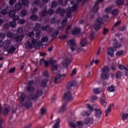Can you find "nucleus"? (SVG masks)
Instances as JSON below:
<instances>
[{
  "mask_svg": "<svg viewBox=\"0 0 128 128\" xmlns=\"http://www.w3.org/2000/svg\"><path fill=\"white\" fill-rule=\"evenodd\" d=\"M104 26V22L102 18H96L95 24L93 25V28L96 32L100 30L101 28Z\"/></svg>",
  "mask_w": 128,
  "mask_h": 128,
  "instance_id": "obj_1",
  "label": "nucleus"
},
{
  "mask_svg": "<svg viewBox=\"0 0 128 128\" xmlns=\"http://www.w3.org/2000/svg\"><path fill=\"white\" fill-rule=\"evenodd\" d=\"M42 96V90L38 89L36 92V94H32L28 96V100H36Z\"/></svg>",
  "mask_w": 128,
  "mask_h": 128,
  "instance_id": "obj_2",
  "label": "nucleus"
},
{
  "mask_svg": "<svg viewBox=\"0 0 128 128\" xmlns=\"http://www.w3.org/2000/svg\"><path fill=\"white\" fill-rule=\"evenodd\" d=\"M67 44L68 46H69L72 52H74L78 48V45L76 44V40L74 39H71L69 40Z\"/></svg>",
  "mask_w": 128,
  "mask_h": 128,
  "instance_id": "obj_3",
  "label": "nucleus"
},
{
  "mask_svg": "<svg viewBox=\"0 0 128 128\" xmlns=\"http://www.w3.org/2000/svg\"><path fill=\"white\" fill-rule=\"evenodd\" d=\"M24 34H19L18 33H16L14 34V38L16 42H20L24 40Z\"/></svg>",
  "mask_w": 128,
  "mask_h": 128,
  "instance_id": "obj_4",
  "label": "nucleus"
},
{
  "mask_svg": "<svg viewBox=\"0 0 128 128\" xmlns=\"http://www.w3.org/2000/svg\"><path fill=\"white\" fill-rule=\"evenodd\" d=\"M76 6H78V4H76L73 6L72 7L70 10H67L66 16H68V18H72V12H74V10H76Z\"/></svg>",
  "mask_w": 128,
  "mask_h": 128,
  "instance_id": "obj_5",
  "label": "nucleus"
},
{
  "mask_svg": "<svg viewBox=\"0 0 128 128\" xmlns=\"http://www.w3.org/2000/svg\"><path fill=\"white\" fill-rule=\"evenodd\" d=\"M95 116L96 118H100L102 114V112L98 108H95L94 109Z\"/></svg>",
  "mask_w": 128,
  "mask_h": 128,
  "instance_id": "obj_6",
  "label": "nucleus"
},
{
  "mask_svg": "<svg viewBox=\"0 0 128 128\" xmlns=\"http://www.w3.org/2000/svg\"><path fill=\"white\" fill-rule=\"evenodd\" d=\"M94 122V118L92 117H88L85 120H84V124L86 126H90L92 122Z\"/></svg>",
  "mask_w": 128,
  "mask_h": 128,
  "instance_id": "obj_7",
  "label": "nucleus"
},
{
  "mask_svg": "<svg viewBox=\"0 0 128 128\" xmlns=\"http://www.w3.org/2000/svg\"><path fill=\"white\" fill-rule=\"evenodd\" d=\"M32 100H30L27 98V100L24 102V106L26 108H32Z\"/></svg>",
  "mask_w": 128,
  "mask_h": 128,
  "instance_id": "obj_8",
  "label": "nucleus"
},
{
  "mask_svg": "<svg viewBox=\"0 0 128 128\" xmlns=\"http://www.w3.org/2000/svg\"><path fill=\"white\" fill-rule=\"evenodd\" d=\"M72 62V60L70 58H66V60L62 62L63 68H68V66Z\"/></svg>",
  "mask_w": 128,
  "mask_h": 128,
  "instance_id": "obj_9",
  "label": "nucleus"
},
{
  "mask_svg": "<svg viewBox=\"0 0 128 128\" xmlns=\"http://www.w3.org/2000/svg\"><path fill=\"white\" fill-rule=\"evenodd\" d=\"M114 50H117L114 48L111 47L108 48V53L110 56H114Z\"/></svg>",
  "mask_w": 128,
  "mask_h": 128,
  "instance_id": "obj_10",
  "label": "nucleus"
},
{
  "mask_svg": "<svg viewBox=\"0 0 128 128\" xmlns=\"http://www.w3.org/2000/svg\"><path fill=\"white\" fill-rule=\"evenodd\" d=\"M78 86L76 82L72 81V82H69L68 84L67 90H70V88H72V86Z\"/></svg>",
  "mask_w": 128,
  "mask_h": 128,
  "instance_id": "obj_11",
  "label": "nucleus"
},
{
  "mask_svg": "<svg viewBox=\"0 0 128 128\" xmlns=\"http://www.w3.org/2000/svg\"><path fill=\"white\" fill-rule=\"evenodd\" d=\"M72 33L73 36H76L80 34V28H74L72 32Z\"/></svg>",
  "mask_w": 128,
  "mask_h": 128,
  "instance_id": "obj_12",
  "label": "nucleus"
},
{
  "mask_svg": "<svg viewBox=\"0 0 128 128\" xmlns=\"http://www.w3.org/2000/svg\"><path fill=\"white\" fill-rule=\"evenodd\" d=\"M121 46L122 45L118 43V40L116 39H114L112 46L113 48H116H116H120Z\"/></svg>",
  "mask_w": 128,
  "mask_h": 128,
  "instance_id": "obj_13",
  "label": "nucleus"
},
{
  "mask_svg": "<svg viewBox=\"0 0 128 128\" xmlns=\"http://www.w3.org/2000/svg\"><path fill=\"white\" fill-rule=\"evenodd\" d=\"M64 100H72V94L70 92H68L65 94L64 96Z\"/></svg>",
  "mask_w": 128,
  "mask_h": 128,
  "instance_id": "obj_14",
  "label": "nucleus"
},
{
  "mask_svg": "<svg viewBox=\"0 0 128 128\" xmlns=\"http://www.w3.org/2000/svg\"><path fill=\"white\" fill-rule=\"evenodd\" d=\"M101 104L106 108V98L104 94H102L101 97Z\"/></svg>",
  "mask_w": 128,
  "mask_h": 128,
  "instance_id": "obj_15",
  "label": "nucleus"
},
{
  "mask_svg": "<svg viewBox=\"0 0 128 128\" xmlns=\"http://www.w3.org/2000/svg\"><path fill=\"white\" fill-rule=\"evenodd\" d=\"M42 30H47L48 31V32H52L53 28H50V25H46V26H43L42 27Z\"/></svg>",
  "mask_w": 128,
  "mask_h": 128,
  "instance_id": "obj_16",
  "label": "nucleus"
},
{
  "mask_svg": "<svg viewBox=\"0 0 128 128\" xmlns=\"http://www.w3.org/2000/svg\"><path fill=\"white\" fill-rule=\"evenodd\" d=\"M100 77L102 80H108V78H110V74L108 73H102L100 75Z\"/></svg>",
  "mask_w": 128,
  "mask_h": 128,
  "instance_id": "obj_17",
  "label": "nucleus"
},
{
  "mask_svg": "<svg viewBox=\"0 0 128 128\" xmlns=\"http://www.w3.org/2000/svg\"><path fill=\"white\" fill-rule=\"evenodd\" d=\"M108 92H116V86L112 85L107 88Z\"/></svg>",
  "mask_w": 128,
  "mask_h": 128,
  "instance_id": "obj_18",
  "label": "nucleus"
},
{
  "mask_svg": "<svg viewBox=\"0 0 128 128\" xmlns=\"http://www.w3.org/2000/svg\"><path fill=\"white\" fill-rule=\"evenodd\" d=\"M88 44V40H86V38H84L81 40L80 42V46H82L83 47L86 46Z\"/></svg>",
  "mask_w": 128,
  "mask_h": 128,
  "instance_id": "obj_19",
  "label": "nucleus"
},
{
  "mask_svg": "<svg viewBox=\"0 0 128 128\" xmlns=\"http://www.w3.org/2000/svg\"><path fill=\"white\" fill-rule=\"evenodd\" d=\"M66 76L65 74H58L56 77L55 78L54 80V82L55 84H58L60 80V78L62 76Z\"/></svg>",
  "mask_w": 128,
  "mask_h": 128,
  "instance_id": "obj_20",
  "label": "nucleus"
},
{
  "mask_svg": "<svg viewBox=\"0 0 128 128\" xmlns=\"http://www.w3.org/2000/svg\"><path fill=\"white\" fill-rule=\"evenodd\" d=\"M60 118H58L56 120V122L53 126V128H60Z\"/></svg>",
  "mask_w": 128,
  "mask_h": 128,
  "instance_id": "obj_21",
  "label": "nucleus"
},
{
  "mask_svg": "<svg viewBox=\"0 0 128 128\" xmlns=\"http://www.w3.org/2000/svg\"><path fill=\"white\" fill-rule=\"evenodd\" d=\"M57 14H60V16H64V14H66V11H64V9H62V8H58L56 10Z\"/></svg>",
  "mask_w": 128,
  "mask_h": 128,
  "instance_id": "obj_22",
  "label": "nucleus"
},
{
  "mask_svg": "<svg viewBox=\"0 0 128 128\" xmlns=\"http://www.w3.org/2000/svg\"><path fill=\"white\" fill-rule=\"evenodd\" d=\"M101 70L102 72V73L104 74H108L110 72V70L108 66H104L103 68L101 69Z\"/></svg>",
  "mask_w": 128,
  "mask_h": 128,
  "instance_id": "obj_23",
  "label": "nucleus"
},
{
  "mask_svg": "<svg viewBox=\"0 0 128 128\" xmlns=\"http://www.w3.org/2000/svg\"><path fill=\"white\" fill-rule=\"evenodd\" d=\"M122 74H124V73H122V72H121L120 71H118L116 73V78L118 80H120V78H122Z\"/></svg>",
  "mask_w": 128,
  "mask_h": 128,
  "instance_id": "obj_24",
  "label": "nucleus"
},
{
  "mask_svg": "<svg viewBox=\"0 0 128 128\" xmlns=\"http://www.w3.org/2000/svg\"><path fill=\"white\" fill-rule=\"evenodd\" d=\"M66 103H64L62 106L59 112H60L62 114H63V112H64V111L66 110Z\"/></svg>",
  "mask_w": 128,
  "mask_h": 128,
  "instance_id": "obj_25",
  "label": "nucleus"
},
{
  "mask_svg": "<svg viewBox=\"0 0 128 128\" xmlns=\"http://www.w3.org/2000/svg\"><path fill=\"white\" fill-rule=\"evenodd\" d=\"M26 90L30 92H34V88L32 86H27L26 88Z\"/></svg>",
  "mask_w": 128,
  "mask_h": 128,
  "instance_id": "obj_26",
  "label": "nucleus"
},
{
  "mask_svg": "<svg viewBox=\"0 0 128 128\" xmlns=\"http://www.w3.org/2000/svg\"><path fill=\"white\" fill-rule=\"evenodd\" d=\"M30 18L32 20L36 22V20H38V15L36 14H33L30 16Z\"/></svg>",
  "mask_w": 128,
  "mask_h": 128,
  "instance_id": "obj_27",
  "label": "nucleus"
},
{
  "mask_svg": "<svg viewBox=\"0 0 128 128\" xmlns=\"http://www.w3.org/2000/svg\"><path fill=\"white\" fill-rule=\"evenodd\" d=\"M26 96L24 93H22L20 96V102H24V100H26Z\"/></svg>",
  "mask_w": 128,
  "mask_h": 128,
  "instance_id": "obj_28",
  "label": "nucleus"
},
{
  "mask_svg": "<svg viewBox=\"0 0 128 128\" xmlns=\"http://www.w3.org/2000/svg\"><path fill=\"white\" fill-rule=\"evenodd\" d=\"M98 2H95V5L93 7L92 12H98Z\"/></svg>",
  "mask_w": 128,
  "mask_h": 128,
  "instance_id": "obj_29",
  "label": "nucleus"
},
{
  "mask_svg": "<svg viewBox=\"0 0 128 128\" xmlns=\"http://www.w3.org/2000/svg\"><path fill=\"white\" fill-rule=\"evenodd\" d=\"M21 8H22V6L20 3H17L15 5V9L16 10H21Z\"/></svg>",
  "mask_w": 128,
  "mask_h": 128,
  "instance_id": "obj_30",
  "label": "nucleus"
},
{
  "mask_svg": "<svg viewBox=\"0 0 128 128\" xmlns=\"http://www.w3.org/2000/svg\"><path fill=\"white\" fill-rule=\"evenodd\" d=\"M14 14H16V10L14 9L10 10L9 12V16H10V18H14Z\"/></svg>",
  "mask_w": 128,
  "mask_h": 128,
  "instance_id": "obj_31",
  "label": "nucleus"
},
{
  "mask_svg": "<svg viewBox=\"0 0 128 128\" xmlns=\"http://www.w3.org/2000/svg\"><path fill=\"white\" fill-rule=\"evenodd\" d=\"M4 44V48H6V50H8L10 48V42L8 40L5 41Z\"/></svg>",
  "mask_w": 128,
  "mask_h": 128,
  "instance_id": "obj_32",
  "label": "nucleus"
},
{
  "mask_svg": "<svg viewBox=\"0 0 128 128\" xmlns=\"http://www.w3.org/2000/svg\"><path fill=\"white\" fill-rule=\"evenodd\" d=\"M48 79H44L41 83L42 86L43 88H46V84H48Z\"/></svg>",
  "mask_w": 128,
  "mask_h": 128,
  "instance_id": "obj_33",
  "label": "nucleus"
},
{
  "mask_svg": "<svg viewBox=\"0 0 128 128\" xmlns=\"http://www.w3.org/2000/svg\"><path fill=\"white\" fill-rule=\"evenodd\" d=\"M7 51L8 54H12L16 52V47L12 46L11 48L8 49Z\"/></svg>",
  "mask_w": 128,
  "mask_h": 128,
  "instance_id": "obj_34",
  "label": "nucleus"
},
{
  "mask_svg": "<svg viewBox=\"0 0 128 128\" xmlns=\"http://www.w3.org/2000/svg\"><path fill=\"white\" fill-rule=\"evenodd\" d=\"M82 126H84V122L82 121H79L76 122V126H78V128H82Z\"/></svg>",
  "mask_w": 128,
  "mask_h": 128,
  "instance_id": "obj_35",
  "label": "nucleus"
},
{
  "mask_svg": "<svg viewBox=\"0 0 128 128\" xmlns=\"http://www.w3.org/2000/svg\"><path fill=\"white\" fill-rule=\"evenodd\" d=\"M28 14V10H22L21 12V14H20V16H26Z\"/></svg>",
  "mask_w": 128,
  "mask_h": 128,
  "instance_id": "obj_36",
  "label": "nucleus"
},
{
  "mask_svg": "<svg viewBox=\"0 0 128 128\" xmlns=\"http://www.w3.org/2000/svg\"><path fill=\"white\" fill-rule=\"evenodd\" d=\"M42 26V24L40 23L36 24L35 26L34 27V30H36V32H38V30H40V28Z\"/></svg>",
  "mask_w": 128,
  "mask_h": 128,
  "instance_id": "obj_37",
  "label": "nucleus"
},
{
  "mask_svg": "<svg viewBox=\"0 0 128 128\" xmlns=\"http://www.w3.org/2000/svg\"><path fill=\"white\" fill-rule=\"evenodd\" d=\"M10 24L11 28H16V22L13 20L10 22Z\"/></svg>",
  "mask_w": 128,
  "mask_h": 128,
  "instance_id": "obj_38",
  "label": "nucleus"
},
{
  "mask_svg": "<svg viewBox=\"0 0 128 128\" xmlns=\"http://www.w3.org/2000/svg\"><path fill=\"white\" fill-rule=\"evenodd\" d=\"M122 120H126L128 118V114L123 113L122 116Z\"/></svg>",
  "mask_w": 128,
  "mask_h": 128,
  "instance_id": "obj_39",
  "label": "nucleus"
},
{
  "mask_svg": "<svg viewBox=\"0 0 128 128\" xmlns=\"http://www.w3.org/2000/svg\"><path fill=\"white\" fill-rule=\"evenodd\" d=\"M26 48H32V44L30 43V42H27L26 44Z\"/></svg>",
  "mask_w": 128,
  "mask_h": 128,
  "instance_id": "obj_40",
  "label": "nucleus"
},
{
  "mask_svg": "<svg viewBox=\"0 0 128 128\" xmlns=\"http://www.w3.org/2000/svg\"><path fill=\"white\" fill-rule=\"evenodd\" d=\"M111 14L114 16H118V10L114 9L112 10V11L111 12Z\"/></svg>",
  "mask_w": 128,
  "mask_h": 128,
  "instance_id": "obj_41",
  "label": "nucleus"
},
{
  "mask_svg": "<svg viewBox=\"0 0 128 128\" xmlns=\"http://www.w3.org/2000/svg\"><path fill=\"white\" fill-rule=\"evenodd\" d=\"M66 22H68V20L64 19L63 21L62 22V26L59 27V30H62V28H64V26H66Z\"/></svg>",
  "mask_w": 128,
  "mask_h": 128,
  "instance_id": "obj_42",
  "label": "nucleus"
},
{
  "mask_svg": "<svg viewBox=\"0 0 128 128\" xmlns=\"http://www.w3.org/2000/svg\"><path fill=\"white\" fill-rule=\"evenodd\" d=\"M9 112H10V108L5 107L4 111V116H6V114H8Z\"/></svg>",
  "mask_w": 128,
  "mask_h": 128,
  "instance_id": "obj_43",
  "label": "nucleus"
},
{
  "mask_svg": "<svg viewBox=\"0 0 128 128\" xmlns=\"http://www.w3.org/2000/svg\"><path fill=\"white\" fill-rule=\"evenodd\" d=\"M58 31H56L54 32L52 36V38H53V40H54V38H56L58 36Z\"/></svg>",
  "mask_w": 128,
  "mask_h": 128,
  "instance_id": "obj_44",
  "label": "nucleus"
},
{
  "mask_svg": "<svg viewBox=\"0 0 128 128\" xmlns=\"http://www.w3.org/2000/svg\"><path fill=\"white\" fill-rule=\"evenodd\" d=\"M20 2L23 6H28V0H20Z\"/></svg>",
  "mask_w": 128,
  "mask_h": 128,
  "instance_id": "obj_45",
  "label": "nucleus"
},
{
  "mask_svg": "<svg viewBox=\"0 0 128 128\" xmlns=\"http://www.w3.org/2000/svg\"><path fill=\"white\" fill-rule=\"evenodd\" d=\"M93 92L94 94H100V88H96L93 90Z\"/></svg>",
  "mask_w": 128,
  "mask_h": 128,
  "instance_id": "obj_46",
  "label": "nucleus"
},
{
  "mask_svg": "<svg viewBox=\"0 0 128 128\" xmlns=\"http://www.w3.org/2000/svg\"><path fill=\"white\" fill-rule=\"evenodd\" d=\"M0 13L2 14H4V16H6L8 14V10H6V9H2L0 10Z\"/></svg>",
  "mask_w": 128,
  "mask_h": 128,
  "instance_id": "obj_47",
  "label": "nucleus"
},
{
  "mask_svg": "<svg viewBox=\"0 0 128 128\" xmlns=\"http://www.w3.org/2000/svg\"><path fill=\"white\" fill-rule=\"evenodd\" d=\"M108 32H110V30H108V28H104L103 30L102 34L104 36L106 34H108Z\"/></svg>",
  "mask_w": 128,
  "mask_h": 128,
  "instance_id": "obj_48",
  "label": "nucleus"
},
{
  "mask_svg": "<svg viewBox=\"0 0 128 128\" xmlns=\"http://www.w3.org/2000/svg\"><path fill=\"white\" fill-rule=\"evenodd\" d=\"M48 42V38L47 37H43L41 39V42Z\"/></svg>",
  "mask_w": 128,
  "mask_h": 128,
  "instance_id": "obj_49",
  "label": "nucleus"
},
{
  "mask_svg": "<svg viewBox=\"0 0 128 128\" xmlns=\"http://www.w3.org/2000/svg\"><path fill=\"white\" fill-rule=\"evenodd\" d=\"M124 2V0H117L116 2V4L118 6H120Z\"/></svg>",
  "mask_w": 128,
  "mask_h": 128,
  "instance_id": "obj_50",
  "label": "nucleus"
},
{
  "mask_svg": "<svg viewBox=\"0 0 128 128\" xmlns=\"http://www.w3.org/2000/svg\"><path fill=\"white\" fill-rule=\"evenodd\" d=\"M68 124H69V126H70L71 128H76V124H75L72 122H69Z\"/></svg>",
  "mask_w": 128,
  "mask_h": 128,
  "instance_id": "obj_51",
  "label": "nucleus"
},
{
  "mask_svg": "<svg viewBox=\"0 0 128 128\" xmlns=\"http://www.w3.org/2000/svg\"><path fill=\"white\" fill-rule=\"evenodd\" d=\"M124 50H120L116 52V56H122V54H124Z\"/></svg>",
  "mask_w": 128,
  "mask_h": 128,
  "instance_id": "obj_52",
  "label": "nucleus"
},
{
  "mask_svg": "<svg viewBox=\"0 0 128 128\" xmlns=\"http://www.w3.org/2000/svg\"><path fill=\"white\" fill-rule=\"evenodd\" d=\"M46 112V109L44 108H42L40 110V114L44 116Z\"/></svg>",
  "mask_w": 128,
  "mask_h": 128,
  "instance_id": "obj_53",
  "label": "nucleus"
},
{
  "mask_svg": "<svg viewBox=\"0 0 128 128\" xmlns=\"http://www.w3.org/2000/svg\"><path fill=\"white\" fill-rule=\"evenodd\" d=\"M7 36L10 38H14V34L11 32H9L7 34Z\"/></svg>",
  "mask_w": 128,
  "mask_h": 128,
  "instance_id": "obj_54",
  "label": "nucleus"
},
{
  "mask_svg": "<svg viewBox=\"0 0 128 128\" xmlns=\"http://www.w3.org/2000/svg\"><path fill=\"white\" fill-rule=\"evenodd\" d=\"M112 7L107 8H106L105 12L107 14H110V12H112Z\"/></svg>",
  "mask_w": 128,
  "mask_h": 128,
  "instance_id": "obj_55",
  "label": "nucleus"
},
{
  "mask_svg": "<svg viewBox=\"0 0 128 128\" xmlns=\"http://www.w3.org/2000/svg\"><path fill=\"white\" fill-rule=\"evenodd\" d=\"M48 14V12L46 10H44L41 12V16H46Z\"/></svg>",
  "mask_w": 128,
  "mask_h": 128,
  "instance_id": "obj_56",
  "label": "nucleus"
},
{
  "mask_svg": "<svg viewBox=\"0 0 128 128\" xmlns=\"http://www.w3.org/2000/svg\"><path fill=\"white\" fill-rule=\"evenodd\" d=\"M12 18H13V20L16 22V20H20V16L18 15H14Z\"/></svg>",
  "mask_w": 128,
  "mask_h": 128,
  "instance_id": "obj_57",
  "label": "nucleus"
},
{
  "mask_svg": "<svg viewBox=\"0 0 128 128\" xmlns=\"http://www.w3.org/2000/svg\"><path fill=\"white\" fill-rule=\"evenodd\" d=\"M118 68L120 70H126V66L120 64V65H118Z\"/></svg>",
  "mask_w": 128,
  "mask_h": 128,
  "instance_id": "obj_58",
  "label": "nucleus"
},
{
  "mask_svg": "<svg viewBox=\"0 0 128 128\" xmlns=\"http://www.w3.org/2000/svg\"><path fill=\"white\" fill-rule=\"evenodd\" d=\"M52 70H58V66L52 64Z\"/></svg>",
  "mask_w": 128,
  "mask_h": 128,
  "instance_id": "obj_59",
  "label": "nucleus"
},
{
  "mask_svg": "<svg viewBox=\"0 0 128 128\" xmlns=\"http://www.w3.org/2000/svg\"><path fill=\"white\" fill-rule=\"evenodd\" d=\"M40 4V0H36L33 2V5L36 6Z\"/></svg>",
  "mask_w": 128,
  "mask_h": 128,
  "instance_id": "obj_60",
  "label": "nucleus"
},
{
  "mask_svg": "<svg viewBox=\"0 0 128 128\" xmlns=\"http://www.w3.org/2000/svg\"><path fill=\"white\" fill-rule=\"evenodd\" d=\"M3 28L4 30H8L10 28V25L8 24H6L4 26H3Z\"/></svg>",
  "mask_w": 128,
  "mask_h": 128,
  "instance_id": "obj_61",
  "label": "nucleus"
},
{
  "mask_svg": "<svg viewBox=\"0 0 128 128\" xmlns=\"http://www.w3.org/2000/svg\"><path fill=\"white\" fill-rule=\"evenodd\" d=\"M19 24H26V20L20 19L19 20Z\"/></svg>",
  "mask_w": 128,
  "mask_h": 128,
  "instance_id": "obj_62",
  "label": "nucleus"
},
{
  "mask_svg": "<svg viewBox=\"0 0 128 128\" xmlns=\"http://www.w3.org/2000/svg\"><path fill=\"white\" fill-rule=\"evenodd\" d=\"M58 6V3L56 2V1H54L52 4V8H56Z\"/></svg>",
  "mask_w": 128,
  "mask_h": 128,
  "instance_id": "obj_63",
  "label": "nucleus"
},
{
  "mask_svg": "<svg viewBox=\"0 0 128 128\" xmlns=\"http://www.w3.org/2000/svg\"><path fill=\"white\" fill-rule=\"evenodd\" d=\"M17 32H18V34H22V28L19 27L17 30Z\"/></svg>",
  "mask_w": 128,
  "mask_h": 128,
  "instance_id": "obj_64",
  "label": "nucleus"
}]
</instances>
